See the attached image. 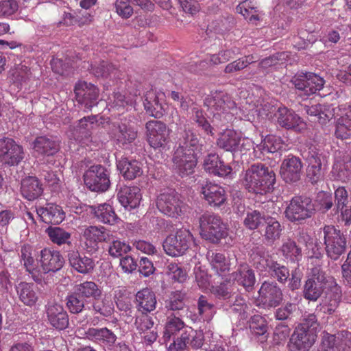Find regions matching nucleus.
<instances>
[{
	"mask_svg": "<svg viewBox=\"0 0 351 351\" xmlns=\"http://www.w3.org/2000/svg\"><path fill=\"white\" fill-rule=\"evenodd\" d=\"M199 147L197 135L189 130H185L173 157L174 169L180 176H187L194 172L197 162L195 151Z\"/></svg>",
	"mask_w": 351,
	"mask_h": 351,
	"instance_id": "f257e3e1",
	"label": "nucleus"
},
{
	"mask_svg": "<svg viewBox=\"0 0 351 351\" xmlns=\"http://www.w3.org/2000/svg\"><path fill=\"white\" fill-rule=\"evenodd\" d=\"M276 183L274 171L263 163L254 164L244 173L242 184L249 192L265 195L273 191Z\"/></svg>",
	"mask_w": 351,
	"mask_h": 351,
	"instance_id": "f03ea898",
	"label": "nucleus"
},
{
	"mask_svg": "<svg viewBox=\"0 0 351 351\" xmlns=\"http://www.w3.org/2000/svg\"><path fill=\"white\" fill-rule=\"evenodd\" d=\"M311 261L313 266L309 269L303 288V296L308 301L315 302L324 292L328 283H332V277L323 270L318 258L311 257Z\"/></svg>",
	"mask_w": 351,
	"mask_h": 351,
	"instance_id": "7ed1b4c3",
	"label": "nucleus"
},
{
	"mask_svg": "<svg viewBox=\"0 0 351 351\" xmlns=\"http://www.w3.org/2000/svg\"><path fill=\"white\" fill-rule=\"evenodd\" d=\"M204 105L216 112L214 119L221 121L225 125L232 121L235 114H237V108L235 101L226 91L213 90L205 98Z\"/></svg>",
	"mask_w": 351,
	"mask_h": 351,
	"instance_id": "20e7f679",
	"label": "nucleus"
},
{
	"mask_svg": "<svg viewBox=\"0 0 351 351\" xmlns=\"http://www.w3.org/2000/svg\"><path fill=\"white\" fill-rule=\"evenodd\" d=\"M199 223L201 237L213 243H218L227 235L226 224L217 215L204 213L199 217Z\"/></svg>",
	"mask_w": 351,
	"mask_h": 351,
	"instance_id": "39448f33",
	"label": "nucleus"
},
{
	"mask_svg": "<svg viewBox=\"0 0 351 351\" xmlns=\"http://www.w3.org/2000/svg\"><path fill=\"white\" fill-rule=\"evenodd\" d=\"M315 207L310 197L304 195H297L291 198L287 206L285 214L287 219L291 222L301 223L311 218L315 213Z\"/></svg>",
	"mask_w": 351,
	"mask_h": 351,
	"instance_id": "423d86ee",
	"label": "nucleus"
},
{
	"mask_svg": "<svg viewBox=\"0 0 351 351\" xmlns=\"http://www.w3.org/2000/svg\"><path fill=\"white\" fill-rule=\"evenodd\" d=\"M193 241V236L189 230L178 229L174 234H169L164 241L162 247L167 254L175 257L182 255Z\"/></svg>",
	"mask_w": 351,
	"mask_h": 351,
	"instance_id": "0eeeda50",
	"label": "nucleus"
},
{
	"mask_svg": "<svg viewBox=\"0 0 351 351\" xmlns=\"http://www.w3.org/2000/svg\"><path fill=\"white\" fill-rule=\"evenodd\" d=\"M108 134L110 140L117 146L124 148L135 141L138 132L125 119H121L109 124Z\"/></svg>",
	"mask_w": 351,
	"mask_h": 351,
	"instance_id": "6e6552de",
	"label": "nucleus"
},
{
	"mask_svg": "<svg viewBox=\"0 0 351 351\" xmlns=\"http://www.w3.org/2000/svg\"><path fill=\"white\" fill-rule=\"evenodd\" d=\"M326 252L328 257L337 260L346 247V239L340 230L334 226H325L323 228Z\"/></svg>",
	"mask_w": 351,
	"mask_h": 351,
	"instance_id": "1a4fd4ad",
	"label": "nucleus"
},
{
	"mask_svg": "<svg viewBox=\"0 0 351 351\" xmlns=\"http://www.w3.org/2000/svg\"><path fill=\"white\" fill-rule=\"evenodd\" d=\"M156 206L163 215L176 218L182 213L184 204L175 190L168 189L158 195Z\"/></svg>",
	"mask_w": 351,
	"mask_h": 351,
	"instance_id": "9d476101",
	"label": "nucleus"
},
{
	"mask_svg": "<svg viewBox=\"0 0 351 351\" xmlns=\"http://www.w3.org/2000/svg\"><path fill=\"white\" fill-rule=\"evenodd\" d=\"M86 186L93 191H106L110 185L107 169L101 165H93L84 174Z\"/></svg>",
	"mask_w": 351,
	"mask_h": 351,
	"instance_id": "9b49d317",
	"label": "nucleus"
},
{
	"mask_svg": "<svg viewBox=\"0 0 351 351\" xmlns=\"http://www.w3.org/2000/svg\"><path fill=\"white\" fill-rule=\"evenodd\" d=\"M282 300V291L276 282L265 281L258 290L256 302L258 306L269 309L279 306Z\"/></svg>",
	"mask_w": 351,
	"mask_h": 351,
	"instance_id": "f8f14e48",
	"label": "nucleus"
},
{
	"mask_svg": "<svg viewBox=\"0 0 351 351\" xmlns=\"http://www.w3.org/2000/svg\"><path fill=\"white\" fill-rule=\"evenodd\" d=\"M147 142L154 149L165 147L169 141L170 130L161 121L151 120L146 123Z\"/></svg>",
	"mask_w": 351,
	"mask_h": 351,
	"instance_id": "ddd939ff",
	"label": "nucleus"
},
{
	"mask_svg": "<svg viewBox=\"0 0 351 351\" xmlns=\"http://www.w3.org/2000/svg\"><path fill=\"white\" fill-rule=\"evenodd\" d=\"M24 152L22 146L10 138H0V162L8 166H14L23 159Z\"/></svg>",
	"mask_w": 351,
	"mask_h": 351,
	"instance_id": "4468645a",
	"label": "nucleus"
},
{
	"mask_svg": "<svg viewBox=\"0 0 351 351\" xmlns=\"http://www.w3.org/2000/svg\"><path fill=\"white\" fill-rule=\"evenodd\" d=\"M302 168L303 164L301 159L289 154L282 161L280 175L286 183H295L301 178Z\"/></svg>",
	"mask_w": 351,
	"mask_h": 351,
	"instance_id": "2eb2a0df",
	"label": "nucleus"
},
{
	"mask_svg": "<svg viewBox=\"0 0 351 351\" xmlns=\"http://www.w3.org/2000/svg\"><path fill=\"white\" fill-rule=\"evenodd\" d=\"M291 82L298 90L303 91L306 96L322 89L325 82L322 77L313 73L295 76Z\"/></svg>",
	"mask_w": 351,
	"mask_h": 351,
	"instance_id": "dca6fc26",
	"label": "nucleus"
},
{
	"mask_svg": "<svg viewBox=\"0 0 351 351\" xmlns=\"http://www.w3.org/2000/svg\"><path fill=\"white\" fill-rule=\"evenodd\" d=\"M199 193L212 207H220L227 202L228 195L225 189L215 182H206L202 185Z\"/></svg>",
	"mask_w": 351,
	"mask_h": 351,
	"instance_id": "f3484780",
	"label": "nucleus"
},
{
	"mask_svg": "<svg viewBox=\"0 0 351 351\" xmlns=\"http://www.w3.org/2000/svg\"><path fill=\"white\" fill-rule=\"evenodd\" d=\"M39 262L43 271L48 274L60 270L64 259L59 251L46 247L40 251Z\"/></svg>",
	"mask_w": 351,
	"mask_h": 351,
	"instance_id": "a211bd4d",
	"label": "nucleus"
},
{
	"mask_svg": "<svg viewBox=\"0 0 351 351\" xmlns=\"http://www.w3.org/2000/svg\"><path fill=\"white\" fill-rule=\"evenodd\" d=\"M317 335L314 332L295 328L288 343L289 351H308L315 343Z\"/></svg>",
	"mask_w": 351,
	"mask_h": 351,
	"instance_id": "6ab92c4d",
	"label": "nucleus"
},
{
	"mask_svg": "<svg viewBox=\"0 0 351 351\" xmlns=\"http://www.w3.org/2000/svg\"><path fill=\"white\" fill-rule=\"evenodd\" d=\"M46 313L49 324L55 329L63 330L68 328L69 318L62 305L58 303L49 304Z\"/></svg>",
	"mask_w": 351,
	"mask_h": 351,
	"instance_id": "aec40b11",
	"label": "nucleus"
},
{
	"mask_svg": "<svg viewBox=\"0 0 351 351\" xmlns=\"http://www.w3.org/2000/svg\"><path fill=\"white\" fill-rule=\"evenodd\" d=\"M325 295L322 298L320 306L324 309V313L332 314L341 302L342 293L341 287L339 286L332 277V283H328L325 289Z\"/></svg>",
	"mask_w": 351,
	"mask_h": 351,
	"instance_id": "412c9836",
	"label": "nucleus"
},
{
	"mask_svg": "<svg viewBox=\"0 0 351 351\" xmlns=\"http://www.w3.org/2000/svg\"><path fill=\"white\" fill-rule=\"evenodd\" d=\"M278 124L286 129L301 132L306 128V123L292 110L280 107L276 113Z\"/></svg>",
	"mask_w": 351,
	"mask_h": 351,
	"instance_id": "4be33fe9",
	"label": "nucleus"
},
{
	"mask_svg": "<svg viewBox=\"0 0 351 351\" xmlns=\"http://www.w3.org/2000/svg\"><path fill=\"white\" fill-rule=\"evenodd\" d=\"M144 97L143 105L146 112L156 119L162 117L165 110L161 101L165 97V93L150 90L145 93Z\"/></svg>",
	"mask_w": 351,
	"mask_h": 351,
	"instance_id": "5701e85b",
	"label": "nucleus"
},
{
	"mask_svg": "<svg viewBox=\"0 0 351 351\" xmlns=\"http://www.w3.org/2000/svg\"><path fill=\"white\" fill-rule=\"evenodd\" d=\"M33 149L38 155L52 156L60 149V141L49 136H37L33 142Z\"/></svg>",
	"mask_w": 351,
	"mask_h": 351,
	"instance_id": "b1692460",
	"label": "nucleus"
},
{
	"mask_svg": "<svg viewBox=\"0 0 351 351\" xmlns=\"http://www.w3.org/2000/svg\"><path fill=\"white\" fill-rule=\"evenodd\" d=\"M74 91L76 97L84 104L87 108H91L95 105L99 96V90L95 85L86 82H79L76 84Z\"/></svg>",
	"mask_w": 351,
	"mask_h": 351,
	"instance_id": "393cba45",
	"label": "nucleus"
},
{
	"mask_svg": "<svg viewBox=\"0 0 351 351\" xmlns=\"http://www.w3.org/2000/svg\"><path fill=\"white\" fill-rule=\"evenodd\" d=\"M85 243L89 252L95 250L99 242L110 241V234L103 226H90L86 228L83 233Z\"/></svg>",
	"mask_w": 351,
	"mask_h": 351,
	"instance_id": "a878e982",
	"label": "nucleus"
},
{
	"mask_svg": "<svg viewBox=\"0 0 351 351\" xmlns=\"http://www.w3.org/2000/svg\"><path fill=\"white\" fill-rule=\"evenodd\" d=\"M226 281L237 282L239 285H241L246 290H248L254 285L256 279L254 271L247 264L243 263L239 265L235 271L230 274Z\"/></svg>",
	"mask_w": 351,
	"mask_h": 351,
	"instance_id": "bb28decb",
	"label": "nucleus"
},
{
	"mask_svg": "<svg viewBox=\"0 0 351 351\" xmlns=\"http://www.w3.org/2000/svg\"><path fill=\"white\" fill-rule=\"evenodd\" d=\"M16 291L19 300L25 306L32 307L39 300V289L32 282H19L16 285Z\"/></svg>",
	"mask_w": 351,
	"mask_h": 351,
	"instance_id": "cd10ccee",
	"label": "nucleus"
},
{
	"mask_svg": "<svg viewBox=\"0 0 351 351\" xmlns=\"http://www.w3.org/2000/svg\"><path fill=\"white\" fill-rule=\"evenodd\" d=\"M117 198L125 208L130 210L135 208L138 206L142 199L141 189L136 186H124L118 191Z\"/></svg>",
	"mask_w": 351,
	"mask_h": 351,
	"instance_id": "c85d7f7f",
	"label": "nucleus"
},
{
	"mask_svg": "<svg viewBox=\"0 0 351 351\" xmlns=\"http://www.w3.org/2000/svg\"><path fill=\"white\" fill-rule=\"evenodd\" d=\"M20 261L25 270L31 275L32 279L39 282L42 280V276L36 267L35 260L33 257V247L29 244H24L21 246L19 253Z\"/></svg>",
	"mask_w": 351,
	"mask_h": 351,
	"instance_id": "c756f323",
	"label": "nucleus"
},
{
	"mask_svg": "<svg viewBox=\"0 0 351 351\" xmlns=\"http://www.w3.org/2000/svg\"><path fill=\"white\" fill-rule=\"evenodd\" d=\"M134 303L138 312H152L157 304L156 294L149 288L143 289L136 293Z\"/></svg>",
	"mask_w": 351,
	"mask_h": 351,
	"instance_id": "7c9ffc66",
	"label": "nucleus"
},
{
	"mask_svg": "<svg viewBox=\"0 0 351 351\" xmlns=\"http://www.w3.org/2000/svg\"><path fill=\"white\" fill-rule=\"evenodd\" d=\"M117 166L123 178L128 180L140 177L143 173L142 163L136 160L121 158L117 161Z\"/></svg>",
	"mask_w": 351,
	"mask_h": 351,
	"instance_id": "2f4dec72",
	"label": "nucleus"
},
{
	"mask_svg": "<svg viewBox=\"0 0 351 351\" xmlns=\"http://www.w3.org/2000/svg\"><path fill=\"white\" fill-rule=\"evenodd\" d=\"M241 141V132L232 129H226L220 133L217 143L220 148L234 153L238 152L239 143Z\"/></svg>",
	"mask_w": 351,
	"mask_h": 351,
	"instance_id": "473e14b6",
	"label": "nucleus"
},
{
	"mask_svg": "<svg viewBox=\"0 0 351 351\" xmlns=\"http://www.w3.org/2000/svg\"><path fill=\"white\" fill-rule=\"evenodd\" d=\"M37 213L46 223L59 224L65 218V213L62 207L53 203H48L45 207L39 208Z\"/></svg>",
	"mask_w": 351,
	"mask_h": 351,
	"instance_id": "72a5a7b5",
	"label": "nucleus"
},
{
	"mask_svg": "<svg viewBox=\"0 0 351 351\" xmlns=\"http://www.w3.org/2000/svg\"><path fill=\"white\" fill-rule=\"evenodd\" d=\"M67 257L70 266L79 273L88 274L95 267V263L92 258L85 256H82L77 250L69 251Z\"/></svg>",
	"mask_w": 351,
	"mask_h": 351,
	"instance_id": "f704fd0d",
	"label": "nucleus"
},
{
	"mask_svg": "<svg viewBox=\"0 0 351 351\" xmlns=\"http://www.w3.org/2000/svg\"><path fill=\"white\" fill-rule=\"evenodd\" d=\"M86 334L89 339L107 346L114 345L117 340L116 335L106 327L90 328Z\"/></svg>",
	"mask_w": 351,
	"mask_h": 351,
	"instance_id": "c9c22d12",
	"label": "nucleus"
},
{
	"mask_svg": "<svg viewBox=\"0 0 351 351\" xmlns=\"http://www.w3.org/2000/svg\"><path fill=\"white\" fill-rule=\"evenodd\" d=\"M21 190L22 195L29 201L38 198L43 191L38 179L32 176L22 180Z\"/></svg>",
	"mask_w": 351,
	"mask_h": 351,
	"instance_id": "e433bc0d",
	"label": "nucleus"
},
{
	"mask_svg": "<svg viewBox=\"0 0 351 351\" xmlns=\"http://www.w3.org/2000/svg\"><path fill=\"white\" fill-rule=\"evenodd\" d=\"M206 256L212 269L219 276H225L230 271V263L223 253L209 251Z\"/></svg>",
	"mask_w": 351,
	"mask_h": 351,
	"instance_id": "4c0bfd02",
	"label": "nucleus"
},
{
	"mask_svg": "<svg viewBox=\"0 0 351 351\" xmlns=\"http://www.w3.org/2000/svg\"><path fill=\"white\" fill-rule=\"evenodd\" d=\"M74 291L84 300H97L101 296L102 291L99 286L93 281H85L76 285Z\"/></svg>",
	"mask_w": 351,
	"mask_h": 351,
	"instance_id": "58836bf2",
	"label": "nucleus"
},
{
	"mask_svg": "<svg viewBox=\"0 0 351 351\" xmlns=\"http://www.w3.org/2000/svg\"><path fill=\"white\" fill-rule=\"evenodd\" d=\"M287 145L282 138L276 135H267L262 141L260 145H256V148L261 153H275L278 151H286Z\"/></svg>",
	"mask_w": 351,
	"mask_h": 351,
	"instance_id": "ea45409f",
	"label": "nucleus"
},
{
	"mask_svg": "<svg viewBox=\"0 0 351 351\" xmlns=\"http://www.w3.org/2000/svg\"><path fill=\"white\" fill-rule=\"evenodd\" d=\"M90 71L97 77L119 78V71L112 63L102 60L99 63L91 64Z\"/></svg>",
	"mask_w": 351,
	"mask_h": 351,
	"instance_id": "a19ab883",
	"label": "nucleus"
},
{
	"mask_svg": "<svg viewBox=\"0 0 351 351\" xmlns=\"http://www.w3.org/2000/svg\"><path fill=\"white\" fill-rule=\"evenodd\" d=\"M265 227L263 234L266 242L274 243L278 240L283 230L280 222L274 217L268 216L265 221Z\"/></svg>",
	"mask_w": 351,
	"mask_h": 351,
	"instance_id": "79ce46f5",
	"label": "nucleus"
},
{
	"mask_svg": "<svg viewBox=\"0 0 351 351\" xmlns=\"http://www.w3.org/2000/svg\"><path fill=\"white\" fill-rule=\"evenodd\" d=\"M253 265L260 271H267L270 263L274 261L269 258V256L263 247H256L252 250L250 256Z\"/></svg>",
	"mask_w": 351,
	"mask_h": 351,
	"instance_id": "37998d69",
	"label": "nucleus"
},
{
	"mask_svg": "<svg viewBox=\"0 0 351 351\" xmlns=\"http://www.w3.org/2000/svg\"><path fill=\"white\" fill-rule=\"evenodd\" d=\"M93 210L95 217L101 223L113 225L118 219L113 208L108 204H101L94 207Z\"/></svg>",
	"mask_w": 351,
	"mask_h": 351,
	"instance_id": "c03bdc74",
	"label": "nucleus"
},
{
	"mask_svg": "<svg viewBox=\"0 0 351 351\" xmlns=\"http://www.w3.org/2000/svg\"><path fill=\"white\" fill-rule=\"evenodd\" d=\"M186 327L187 326L181 318L173 314L167 316L163 332L165 341H169L172 336L176 335L183 328L185 330Z\"/></svg>",
	"mask_w": 351,
	"mask_h": 351,
	"instance_id": "a18cd8bd",
	"label": "nucleus"
},
{
	"mask_svg": "<svg viewBox=\"0 0 351 351\" xmlns=\"http://www.w3.org/2000/svg\"><path fill=\"white\" fill-rule=\"evenodd\" d=\"M186 293L182 290L171 291L165 301V308L168 311H177L182 310L185 306Z\"/></svg>",
	"mask_w": 351,
	"mask_h": 351,
	"instance_id": "49530a36",
	"label": "nucleus"
},
{
	"mask_svg": "<svg viewBox=\"0 0 351 351\" xmlns=\"http://www.w3.org/2000/svg\"><path fill=\"white\" fill-rule=\"evenodd\" d=\"M45 232L54 244L60 246L71 243V234L60 227L49 226L46 229Z\"/></svg>",
	"mask_w": 351,
	"mask_h": 351,
	"instance_id": "de8ad7c7",
	"label": "nucleus"
},
{
	"mask_svg": "<svg viewBox=\"0 0 351 351\" xmlns=\"http://www.w3.org/2000/svg\"><path fill=\"white\" fill-rule=\"evenodd\" d=\"M269 215L258 210L250 209L247 210L246 216L243 220V224L249 230H254L259 228V227L265 223Z\"/></svg>",
	"mask_w": 351,
	"mask_h": 351,
	"instance_id": "09e8293b",
	"label": "nucleus"
},
{
	"mask_svg": "<svg viewBox=\"0 0 351 351\" xmlns=\"http://www.w3.org/2000/svg\"><path fill=\"white\" fill-rule=\"evenodd\" d=\"M288 55L286 52H278L272 56L267 57L260 61L258 63V69L263 73H269L273 67H275L280 62L286 60Z\"/></svg>",
	"mask_w": 351,
	"mask_h": 351,
	"instance_id": "8fccbe9b",
	"label": "nucleus"
},
{
	"mask_svg": "<svg viewBox=\"0 0 351 351\" xmlns=\"http://www.w3.org/2000/svg\"><path fill=\"white\" fill-rule=\"evenodd\" d=\"M183 338L186 339L188 346L193 349L200 348L204 341V335L202 330H196L191 327H186L183 331Z\"/></svg>",
	"mask_w": 351,
	"mask_h": 351,
	"instance_id": "3c124183",
	"label": "nucleus"
},
{
	"mask_svg": "<svg viewBox=\"0 0 351 351\" xmlns=\"http://www.w3.org/2000/svg\"><path fill=\"white\" fill-rule=\"evenodd\" d=\"M134 103V96L131 94L122 93L120 92L114 93L113 101L111 105L112 108L118 111L128 110Z\"/></svg>",
	"mask_w": 351,
	"mask_h": 351,
	"instance_id": "603ef678",
	"label": "nucleus"
},
{
	"mask_svg": "<svg viewBox=\"0 0 351 351\" xmlns=\"http://www.w3.org/2000/svg\"><path fill=\"white\" fill-rule=\"evenodd\" d=\"M252 306L247 303L245 298L237 295L232 304L230 306V311L236 315H238L240 319L247 318L251 311Z\"/></svg>",
	"mask_w": 351,
	"mask_h": 351,
	"instance_id": "864d4df0",
	"label": "nucleus"
},
{
	"mask_svg": "<svg viewBox=\"0 0 351 351\" xmlns=\"http://www.w3.org/2000/svg\"><path fill=\"white\" fill-rule=\"evenodd\" d=\"M330 176L333 180L346 182L350 178L351 171L343 160H337L332 165Z\"/></svg>",
	"mask_w": 351,
	"mask_h": 351,
	"instance_id": "5fc2aeb1",
	"label": "nucleus"
},
{
	"mask_svg": "<svg viewBox=\"0 0 351 351\" xmlns=\"http://www.w3.org/2000/svg\"><path fill=\"white\" fill-rule=\"evenodd\" d=\"M237 10L245 19L250 21L258 20L257 7L256 3L252 0H245L240 3L237 7Z\"/></svg>",
	"mask_w": 351,
	"mask_h": 351,
	"instance_id": "6e6d98bb",
	"label": "nucleus"
},
{
	"mask_svg": "<svg viewBox=\"0 0 351 351\" xmlns=\"http://www.w3.org/2000/svg\"><path fill=\"white\" fill-rule=\"evenodd\" d=\"M250 329L256 336H261L263 339L267 338V324L264 317L260 315L252 316L250 321Z\"/></svg>",
	"mask_w": 351,
	"mask_h": 351,
	"instance_id": "4d7b16f0",
	"label": "nucleus"
},
{
	"mask_svg": "<svg viewBox=\"0 0 351 351\" xmlns=\"http://www.w3.org/2000/svg\"><path fill=\"white\" fill-rule=\"evenodd\" d=\"M267 272L273 278L276 279L281 284H285L290 276L289 269L276 261L270 263V267Z\"/></svg>",
	"mask_w": 351,
	"mask_h": 351,
	"instance_id": "13d9d810",
	"label": "nucleus"
},
{
	"mask_svg": "<svg viewBox=\"0 0 351 351\" xmlns=\"http://www.w3.org/2000/svg\"><path fill=\"white\" fill-rule=\"evenodd\" d=\"M95 314H99L104 317H110L114 312V306L111 301L106 299L101 300H94L92 304Z\"/></svg>",
	"mask_w": 351,
	"mask_h": 351,
	"instance_id": "bf43d9fd",
	"label": "nucleus"
},
{
	"mask_svg": "<svg viewBox=\"0 0 351 351\" xmlns=\"http://www.w3.org/2000/svg\"><path fill=\"white\" fill-rule=\"evenodd\" d=\"M167 274L174 282H184L187 278L186 270L178 263H171L167 267Z\"/></svg>",
	"mask_w": 351,
	"mask_h": 351,
	"instance_id": "052dcab7",
	"label": "nucleus"
},
{
	"mask_svg": "<svg viewBox=\"0 0 351 351\" xmlns=\"http://www.w3.org/2000/svg\"><path fill=\"white\" fill-rule=\"evenodd\" d=\"M239 49L221 50L219 53L210 56L209 61L214 65L225 63L233 58L236 55L240 54Z\"/></svg>",
	"mask_w": 351,
	"mask_h": 351,
	"instance_id": "680f3d73",
	"label": "nucleus"
},
{
	"mask_svg": "<svg viewBox=\"0 0 351 351\" xmlns=\"http://www.w3.org/2000/svg\"><path fill=\"white\" fill-rule=\"evenodd\" d=\"M66 306L71 313H80L84 308V300L81 298L75 291L66 297Z\"/></svg>",
	"mask_w": 351,
	"mask_h": 351,
	"instance_id": "e2e57ef3",
	"label": "nucleus"
},
{
	"mask_svg": "<svg viewBox=\"0 0 351 351\" xmlns=\"http://www.w3.org/2000/svg\"><path fill=\"white\" fill-rule=\"evenodd\" d=\"M346 25H343L337 26L335 29L328 30L321 40L326 45L337 44L341 39V35L343 34V31H346Z\"/></svg>",
	"mask_w": 351,
	"mask_h": 351,
	"instance_id": "0e129e2a",
	"label": "nucleus"
},
{
	"mask_svg": "<svg viewBox=\"0 0 351 351\" xmlns=\"http://www.w3.org/2000/svg\"><path fill=\"white\" fill-rule=\"evenodd\" d=\"M320 324L317 321V316L314 313L308 314L305 316L302 322L296 327L308 332H314L317 335V332L319 330Z\"/></svg>",
	"mask_w": 351,
	"mask_h": 351,
	"instance_id": "69168bd1",
	"label": "nucleus"
},
{
	"mask_svg": "<svg viewBox=\"0 0 351 351\" xmlns=\"http://www.w3.org/2000/svg\"><path fill=\"white\" fill-rule=\"evenodd\" d=\"M136 317L135 326L136 329L141 332L152 329L154 325L153 317L148 315L149 312H140Z\"/></svg>",
	"mask_w": 351,
	"mask_h": 351,
	"instance_id": "338daca9",
	"label": "nucleus"
},
{
	"mask_svg": "<svg viewBox=\"0 0 351 351\" xmlns=\"http://www.w3.org/2000/svg\"><path fill=\"white\" fill-rule=\"evenodd\" d=\"M335 343L339 351H351V332L342 330L336 336Z\"/></svg>",
	"mask_w": 351,
	"mask_h": 351,
	"instance_id": "774afa93",
	"label": "nucleus"
}]
</instances>
